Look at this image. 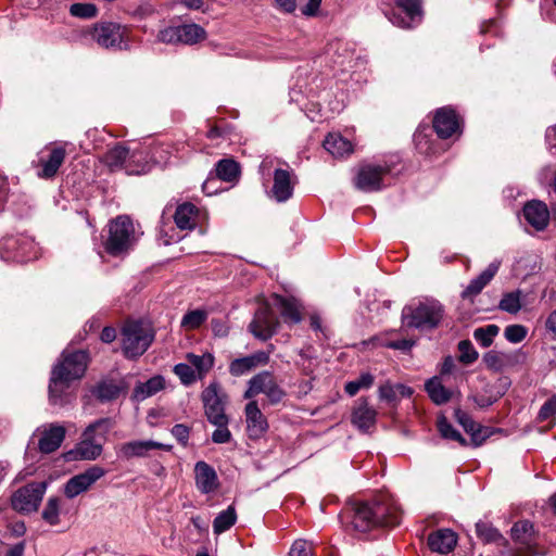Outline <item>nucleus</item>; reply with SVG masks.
I'll use <instances>...</instances> for the list:
<instances>
[{
    "instance_id": "49",
    "label": "nucleus",
    "mask_w": 556,
    "mask_h": 556,
    "mask_svg": "<svg viewBox=\"0 0 556 556\" xmlns=\"http://www.w3.org/2000/svg\"><path fill=\"white\" fill-rule=\"evenodd\" d=\"M207 318V313L203 309H194L186 313L181 319V327L188 330L199 328Z\"/></svg>"
},
{
    "instance_id": "26",
    "label": "nucleus",
    "mask_w": 556,
    "mask_h": 556,
    "mask_svg": "<svg viewBox=\"0 0 556 556\" xmlns=\"http://www.w3.org/2000/svg\"><path fill=\"white\" fill-rule=\"evenodd\" d=\"M324 148L338 159L349 156L354 150L352 142L338 132H330L325 138Z\"/></svg>"
},
{
    "instance_id": "14",
    "label": "nucleus",
    "mask_w": 556,
    "mask_h": 556,
    "mask_svg": "<svg viewBox=\"0 0 556 556\" xmlns=\"http://www.w3.org/2000/svg\"><path fill=\"white\" fill-rule=\"evenodd\" d=\"M155 450L170 451L172 445L156 442L153 440H132L123 443L118 450V457L129 460L132 458L150 457Z\"/></svg>"
},
{
    "instance_id": "21",
    "label": "nucleus",
    "mask_w": 556,
    "mask_h": 556,
    "mask_svg": "<svg viewBox=\"0 0 556 556\" xmlns=\"http://www.w3.org/2000/svg\"><path fill=\"white\" fill-rule=\"evenodd\" d=\"M377 418V410L369 406L366 399L356 401L352 412V424L361 431H368L375 426Z\"/></svg>"
},
{
    "instance_id": "41",
    "label": "nucleus",
    "mask_w": 556,
    "mask_h": 556,
    "mask_svg": "<svg viewBox=\"0 0 556 556\" xmlns=\"http://www.w3.org/2000/svg\"><path fill=\"white\" fill-rule=\"evenodd\" d=\"M237 520V514L233 506L220 511L213 521V530L215 534H220L229 530Z\"/></svg>"
},
{
    "instance_id": "1",
    "label": "nucleus",
    "mask_w": 556,
    "mask_h": 556,
    "mask_svg": "<svg viewBox=\"0 0 556 556\" xmlns=\"http://www.w3.org/2000/svg\"><path fill=\"white\" fill-rule=\"evenodd\" d=\"M87 366L88 354L86 351H64L62 353V361L53 367L49 383V395L52 404L63 405L66 402L63 396L65 390L72 381L84 376Z\"/></svg>"
},
{
    "instance_id": "51",
    "label": "nucleus",
    "mask_w": 556,
    "mask_h": 556,
    "mask_svg": "<svg viewBox=\"0 0 556 556\" xmlns=\"http://www.w3.org/2000/svg\"><path fill=\"white\" fill-rule=\"evenodd\" d=\"M485 366L494 371H501L506 365L505 354L496 351H489L483 355Z\"/></svg>"
},
{
    "instance_id": "64",
    "label": "nucleus",
    "mask_w": 556,
    "mask_h": 556,
    "mask_svg": "<svg viewBox=\"0 0 556 556\" xmlns=\"http://www.w3.org/2000/svg\"><path fill=\"white\" fill-rule=\"evenodd\" d=\"M545 328L556 339V309H554L545 320Z\"/></svg>"
},
{
    "instance_id": "16",
    "label": "nucleus",
    "mask_w": 556,
    "mask_h": 556,
    "mask_svg": "<svg viewBox=\"0 0 556 556\" xmlns=\"http://www.w3.org/2000/svg\"><path fill=\"white\" fill-rule=\"evenodd\" d=\"M433 128L442 139L459 134L460 125L455 111L451 108L439 109L433 118Z\"/></svg>"
},
{
    "instance_id": "22",
    "label": "nucleus",
    "mask_w": 556,
    "mask_h": 556,
    "mask_svg": "<svg viewBox=\"0 0 556 556\" xmlns=\"http://www.w3.org/2000/svg\"><path fill=\"white\" fill-rule=\"evenodd\" d=\"M456 544L457 534L451 529H439L428 535V546L434 553L446 555Z\"/></svg>"
},
{
    "instance_id": "43",
    "label": "nucleus",
    "mask_w": 556,
    "mask_h": 556,
    "mask_svg": "<svg viewBox=\"0 0 556 556\" xmlns=\"http://www.w3.org/2000/svg\"><path fill=\"white\" fill-rule=\"evenodd\" d=\"M522 293L520 290L505 293L500 301L498 308L509 314H517L521 309Z\"/></svg>"
},
{
    "instance_id": "50",
    "label": "nucleus",
    "mask_w": 556,
    "mask_h": 556,
    "mask_svg": "<svg viewBox=\"0 0 556 556\" xmlns=\"http://www.w3.org/2000/svg\"><path fill=\"white\" fill-rule=\"evenodd\" d=\"M173 371L178 376L184 386H190L198 379L194 369L189 363H179L175 365Z\"/></svg>"
},
{
    "instance_id": "11",
    "label": "nucleus",
    "mask_w": 556,
    "mask_h": 556,
    "mask_svg": "<svg viewBox=\"0 0 556 556\" xmlns=\"http://www.w3.org/2000/svg\"><path fill=\"white\" fill-rule=\"evenodd\" d=\"M201 400L204 405L205 416L210 422L224 421V418L227 417L225 414L226 395L222 392L216 381L211 382L202 391Z\"/></svg>"
},
{
    "instance_id": "18",
    "label": "nucleus",
    "mask_w": 556,
    "mask_h": 556,
    "mask_svg": "<svg viewBox=\"0 0 556 556\" xmlns=\"http://www.w3.org/2000/svg\"><path fill=\"white\" fill-rule=\"evenodd\" d=\"M194 482L202 494L214 493L219 486L216 470L204 460H199L194 465Z\"/></svg>"
},
{
    "instance_id": "37",
    "label": "nucleus",
    "mask_w": 556,
    "mask_h": 556,
    "mask_svg": "<svg viewBox=\"0 0 556 556\" xmlns=\"http://www.w3.org/2000/svg\"><path fill=\"white\" fill-rule=\"evenodd\" d=\"M128 156L129 150L121 144H117L104 154L103 162L110 167L111 170H125Z\"/></svg>"
},
{
    "instance_id": "61",
    "label": "nucleus",
    "mask_w": 556,
    "mask_h": 556,
    "mask_svg": "<svg viewBox=\"0 0 556 556\" xmlns=\"http://www.w3.org/2000/svg\"><path fill=\"white\" fill-rule=\"evenodd\" d=\"M556 414V395L552 396L547 400L541 407L539 412V418L541 420H546Z\"/></svg>"
},
{
    "instance_id": "19",
    "label": "nucleus",
    "mask_w": 556,
    "mask_h": 556,
    "mask_svg": "<svg viewBox=\"0 0 556 556\" xmlns=\"http://www.w3.org/2000/svg\"><path fill=\"white\" fill-rule=\"evenodd\" d=\"M66 151L63 147L56 146L49 150L47 155H41L38 161L40 170L37 175L40 178L49 179L56 175L65 160Z\"/></svg>"
},
{
    "instance_id": "28",
    "label": "nucleus",
    "mask_w": 556,
    "mask_h": 556,
    "mask_svg": "<svg viewBox=\"0 0 556 556\" xmlns=\"http://www.w3.org/2000/svg\"><path fill=\"white\" fill-rule=\"evenodd\" d=\"M65 437V429L60 425H51L48 430L42 433L38 446L40 452L49 454L58 450Z\"/></svg>"
},
{
    "instance_id": "62",
    "label": "nucleus",
    "mask_w": 556,
    "mask_h": 556,
    "mask_svg": "<svg viewBox=\"0 0 556 556\" xmlns=\"http://www.w3.org/2000/svg\"><path fill=\"white\" fill-rule=\"evenodd\" d=\"M154 13V8L149 2L140 3L132 12L131 15L138 20L147 18Z\"/></svg>"
},
{
    "instance_id": "59",
    "label": "nucleus",
    "mask_w": 556,
    "mask_h": 556,
    "mask_svg": "<svg viewBox=\"0 0 556 556\" xmlns=\"http://www.w3.org/2000/svg\"><path fill=\"white\" fill-rule=\"evenodd\" d=\"M379 399L386 401L388 403H393L397 400L396 395V384L393 386L389 382L379 387L378 390Z\"/></svg>"
},
{
    "instance_id": "33",
    "label": "nucleus",
    "mask_w": 556,
    "mask_h": 556,
    "mask_svg": "<svg viewBox=\"0 0 556 556\" xmlns=\"http://www.w3.org/2000/svg\"><path fill=\"white\" fill-rule=\"evenodd\" d=\"M164 388V378L162 376H154L146 382L138 383L132 393L136 401H143L161 391Z\"/></svg>"
},
{
    "instance_id": "8",
    "label": "nucleus",
    "mask_w": 556,
    "mask_h": 556,
    "mask_svg": "<svg viewBox=\"0 0 556 556\" xmlns=\"http://www.w3.org/2000/svg\"><path fill=\"white\" fill-rule=\"evenodd\" d=\"M91 36L99 46L106 49H126L128 47L127 28L117 23L97 24Z\"/></svg>"
},
{
    "instance_id": "42",
    "label": "nucleus",
    "mask_w": 556,
    "mask_h": 556,
    "mask_svg": "<svg viewBox=\"0 0 556 556\" xmlns=\"http://www.w3.org/2000/svg\"><path fill=\"white\" fill-rule=\"evenodd\" d=\"M476 532L478 538H480L485 543H503L507 544L505 538L500 533V531L494 528L492 525L479 521L476 523Z\"/></svg>"
},
{
    "instance_id": "58",
    "label": "nucleus",
    "mask_w": 556,
    "mask_h": 556,
    "mask_svg": "<svg viewBox=\"0 0 556 556\" xmlns=\"http://www.w3.org/2000/svg\"><path fill=\"white\" fill-rule=\"evenodd\" d=\"M20 238L7 237L0 241V256L3 260V255H9L17 252V245Z\"/></svg>"
},
{
    "instance_id": "54",
    "label": "nucleus",
    "mask_w": 556,
    "mask_h": 556,
    "mask_svg": "<svg viewBox=\"0 0 556 556\" xmlns=\"http://www.w3.org/2000/svg\"><path fill=\"white\" fill-rule=\"evenodd\" d=\"M73 16L81 18H91L97 15V8L91 3H74L70 8Z\"/></svg>"
},
{
    "instance_id": "10",
    "label": "nucleus",
    "mask_w": 556,
    "mask_h": 556,
    "mask_svg": "<svg viewBox=\"0 0 556 556\" xmlns=\"http://www.w3.org/2000/svg\"><path fill=\"white\" fill-rule=\"evenodd\" d=\"M106 475V470L98 465H92L85 471L70 478L64 484V494L67 498H74L89 491L92 485Z\"/></svg>"
},
{
    "instance_id": "56",
    "label": "nucleus",
    "mask_w": 556,
    "mask_h": 556,
    "mask_svg": "<svg viewBox=\"0 0 556 556\" xmlns=\"http://www.w3.org/2000/svg\"><path fill=\"white\" fill-rule=\"evenodd\" d=\"M157 41L166 45H178V26H168L161 29L156 36Z\"/></svg>"
},
{
    "instance_id": "30",
    "label": "nucleus",
    "mask_w": 556,
    "mask_h": 556,
    "mask_svg": "<svg viewBox=\"0 0 556 556\" xmlns=\"http://www.w3.org/2000/svg\"><path fill=\"white\" fill-rule=\"evenodd\" d=\"M124 390L125 386L123 382L106 379L100 381L92 389V394L101 402H110L117 399Z\"/></svg>"
},
{
    "instance_id": "13",
    "label": "nucleus",
    "mask_w": 556,
    "mask_h": 556,
    "mask_svg": "<svg viewBox=\"0 0 556 556\" xmlns=\"http://www.w3.org/2000/svg\"><path fill=\"white\" fill-rule=\"evenodd\" d=\"M277 326L278 319L273 309L267 304H262L255 312L249 328L255 338L265 341L274 336Z\"/></svg>"
},
{
    "instance_id": "12",
    "label": "nucleus",
    "mask_w": 556,
    "mask_h": 556,
    "mask_svg": "<svg viewBox=\"0 0 556 556\" xmlns=\"http://www.w3.org/2000/svg\"><path fill=\"white\" fill-rule=\"evenodd\" d=\"M389 173V168L381 165L363 164L359 166L355 177V187L362 191H378L383 187V177Z\"/></svg>"
},
{
    "instance_id": "25",
    "label": "nucleus",
    "mask_w": 556,
    "mask_h": 556,
    "mask_svg": "<svg viewBox=\"0 0 556 556\" xmlns=\"http://www.w3.org/2000/svg\"><path fill=\"white\" fill-rule=\"evenodd\" d=\"M501 266L500 261H493L489 264V266L476 278H473L466 289L463 291V296H475L479 294L483 288L490 283V281L494 278L498 268Z\"/></svg>"
},
{
    "instance_id": "44",
    "label": "nucleus",
    "mask_w": 556,
    "mask_h": 556,
    "mask_svg": "<svg viewBox=\"0 0 556 556\" xmlns=\"http://www.w3.org/2000/svg\"><path fill=\"white\" fill-rule=\"evenodd\" d=\"M216 175L225 181H233L239 175V165L233 160H220L216 164Z\"/></svg>"
},
{
    "instance_id": "55",
    "label": "nucleus",
    "mask_w": 556,
    "mask_h": 556,
    "mask_svg": "<svg viewBox=\"0 0 556 556\" xmlns=\"http://www.w3.org/2000/svg\"><path fill=\"white\" fill-rule=\"evenodd\" d=\"M527 328L522 325H509L504 330V336L511 343H519L527 337Z\"/></svg>"
},
{
    "instance_id": "53",
    "label": "nucleus",
    "mask_w": 556,
    "mask_h": 556,
    "mask_svg": "<svg viewBox=\"0 0 556 556\" xmlns=\"http://www.w3.org/2000/svg\"><path fill=\"white\" fill-rule=\"evenodd\" d=\"M216 426V430L212 434V441L217 444L227 443L231 440V432L228 429V417L224 418V421H211Z\"/></svg>"
},
{
    "instance_id": "38",
    "label": "nucleus",
    "mask_w": 556,
    "mask_h": 556,
    "mask_svg": "<svg viewBox=\"0 0 556 556\" xmlns=\"http://www.w3.org/2000/svg\"><path fill=\"white\" fill-rule=\"evenodd\" d=\"M274 300L275 304L279 307L281 316L285 318V320H289L294 324L301 320L299 306L295 300L287 299L281 295H275Z\"/></svg>"
},
{
    "instance_id": "31",
    "label": "nucleus",
    "mask_w": 556,
    "mask_h": 556,
    "mask_svg": "<svg viewBox=\"0 0 556 556\" xmlns=\"http://www.w3.org/2000/svg\"><path fill=\"white\" fill-rule=\"evenodd\" d=\"M331 49L334 50L333 63L343 72L350 71L353 67L352 63L354 61V49L351 45L343 41H337L331 45Z\"/></svg>"
},
{
    "instance_id": "15",
    "label": "nucleus",
    "mask_w": 556,
    "mask_h": 556,
    "mask_svg": "<svg viewBox=\"0 0 556 556\" xmlns=\"http://www.w3.org/2000/svg\"><path fill=\"white\" fill-rule=\"evenodd\" d=\"M396 5L401 13L393 12L391 14L389 20L392 24L402 28H409L421 21L420 0H396Z\"/></svg>"
},
{
    "instance_id": "36",
    "label": "nucleus",
    "mask_w": 556,
    "mask_h": 556,
    "mask_svg": "<svg viewBox=\"0 0 556 556\" xmlns=\"http://www.w3.org/2000/svg\"><path fill=\"white\" fill-rule=\"evenodd\" d=\"M186 359L194 369L198 379H203L214 365V356L211 353H204L202 355L188 353Z\"/></svg>"
},
{
    "instance_id": "23",
    "label": "nucleus",
    "mask_w": 556,
    "mask_h": 556,
    "mask_svg": "<svg viewBox=\"0 0 556 556\" xmlns=\"http://www.w3.org/2000/svg\"><path fill=\"white\" fill-rule=\"evenodd\" d=\"M526 220L536 230H544L549 220V212L545 203L541 201H530L523 207Z\"/></svg>"
},
{
    "instance_id": "52",
    "label": "nucleus",
    "mask_w": 556,
    "mask_h": 556,
    "mask_svg": "<svg viewBox=\"0 0 556 556\" xmlns=\"http://www.w3.org/2000/svg\"><path fill=\"white\" fill-rule=\"evenodd\" d=\"M459 362L469 365L477 361L478 352L469 340H462L458 343Z\"/></svg>"
},
{
    "instance_id": "35",
    "label": "nucleus",
    "mask_w": 556,
    "mask_h": 556,
    "mask_svg": "<svg viewBox=\"0 0 556 556\" xmlns=\"http://www.w3.org/2000/svg\"><path fill=\"white\" fill-rule=\"evenodd\" d=\"M179 43L195 45L206 38L205 29L194 23L178 25Z\"/></svg>"
},
{
    "instance_id": "32",
    "label": "nucleus",
    "mask_w": 556,
    "mask_h": 556,
    "mask_svg": "<svg viewBox=\"0 0 556 556\" xmlns=\"http://www.w3.org/2000/svg\"><path fill=\"white\" fill-rule=\"evenodd\" d=\"M425 389L433 403L442 405L447 403L452 397V391L446 389L439 377H432L427 380Z\"/></svg>"
},
{
    "instance_id": "24",
    "label": "nucleus",
    "mask_w": 556,
    "mask_h": 556,
    "mask_svg": "<svg viewBox=\"0 0 556 556\" xmlns=\"http://www.w3.org/2000/svg\"><path fill=\"white\" fill-rule=\"evenodd\" d=\"M268 361V353L262 351L256 352L252 355L232 361L229 366V371L232 376L239 377L245 375L257 366L266 365Z\"/></svg>"
},
{
    "instance_id": "34",
    "label": "nucleus",
    "mask_w": 556,
    "mask_h": 556,
    "mask_svg": "<svg viewBox=\"0 0 556 556\" xmlns=\"http://www.w3.org/2000/svg\"><path fill=\"white\" fill-rule=\"evenodd\" d=\"M455 416L457 421L465 429V431L470 434L472 443L476 446L481 445L486 437L485 434L482 433L483 428L475 420H472L468 414L459 409L456 410Z\"/></svg>"
},
{
    "instance_id": "45",
    "label": "nucleus",
    "mask_w": 556,
    "mask_h": 556,
    "mask_svg": "<svg viewBox=\"0 0 556 556\" xmlns=\"http://www.w3.org/2000/svg\"><path fill=\"white\" fill-rule=\"evenodd\" d=\"M438 430L444 439L456 441L463 446L467 444V441L462 433L455 429L444 416L438 419Z\"/></svg>"
},
{
    "instance_id": "60",
    "label": "nucleus",
    "mask_w": 556,
    "mask_h": 556,
    "mask_svg": "<svg viewBox=\"0 0 556 556\" xmlns=\"http://www.w3.org/2000/svg\"><path fill=\"white\" fill-rule=\"evenodd\" d=\"M172 434L184 446L187 445L190 434V429L186 425L177 424L172 428Z\"/></svg>"
},
{
    "instance_id": "39",
    "label": "nucleus",
    "mask_w": 556,
    "mask_h": 556,
    "mask_svg": "<svg viewBox=\"0 0 556 556\" xmlns=\"http://www.w3.org/2000/svg\"><path fill=\"white\" fill-rule=\"evenodd\" d=\"M147 154L143 151H129L127 163L125 165V172L128 175H142L149 170V163L147 161Z\"/></svg>"
},
{
    "instance_id": "9",
    "label": "nucleus",
    "mask_w": 556,
    "mask_h": 556,
    "mask_svg": "<svg viewBox=\"0 0 556 556\" xmlns=\"http://www.w3.org/2000/svg\"><path fill=\"white\" fill-rule=\"evenodd\" d=\"M47 484L45 482L28 483L14 492L12 496V507L20 513L36 511L46 493Z\"/></svg>"
},
{
    "instance_id": "48",
    "label": "nucleus",
    "mask_w": 556,
    "mask_h": 556,
    "mask_svg": "<svg viewBox=\"0 0 556 556\" xmlns=\"http://www.w3.org/2000/svg\"><path fill=\"white\" fill-rule=\"evenodd\" d=\"M375 378L369 372H363L357 379L345 383L344 390L350 396H354L362 389H369Z\"/></svg>"
},
{
    "instance_id": "40",
    "label": "nucleus",
    "mask_w": 556,
    "mask_h": 556,
    "mask_svg": "<svg viewBox=\"0 0 556 556\" xmlns=\"http://www.w3.org/2000/svg\"><path fill=\"white\" fill-rule=\"evenodd\" d=\"M36 257L35 244L28 238H20L17 252L3 255L4 261L28 262Z\"/></svg>"
},
{
    "instance_id": "17",
    "label": "nucleus",
    "mask_w": 556,
    "mask_h": 556,
    "mask_svg": "<svg viewBox=\"0 0 556 556\" xmlns=\"http://www.w3.org/2000/svg\"><path fill=\"white\" fill-rule=\"evenodd\" d=\"M294 185L295 177L291 170L276 168L274 172V184L270 190L271 198L279 203L288 201L293 194Z\"/></svg>"
},
{
    "instance_id": "20",
    "label": "nucleus",
    "mask_w": 556,
    "mask_h": 556,
    "mask_svg": "<svg viewBox=\"0 0 556 556\" xmlns=\"http://www.w3.org/2000/svg\"><path fill=\"white\" fill-rule=\"evenodd\" d=\"M247 430L251 439L261 438L267 430L268 424L261 412L257 402L251 401L245 405Z\"/></svg>"
},
{
    "instance_id": "6",
    "label": "nucleus",
    "mask_w": 556,
    "mask_h": 556,
    "mask_svg": "<svg viewBox=\"0 0 556 556\" xmlns=\"http://www.w3.org/2000/svg\"><path fill=\"white\" fill-rule=\"evenodd\" d=\"M114 427L111 418H100L90 424L83 433V440L77 446L79 456L84 459L93 460L98 458L103 450L106 435Z\"/></svg>"
},
{
    "instance_id": "7",
    "label": "nucleus",
    "mask_w": 556,
    "mask_h": 556,
    "mask_svg": "<svg viewBox=\"0 0 556 556\" xmlns=\"http://www.w3.org/2000/svg\"><path fill=\"white\" fill-rule=\"evenodd\" d=\"M261 393L274 405L280 403L287 394L268 370L261 371L249 380L244 399H252Z\"/></svg>"
},
{
    "instance_id": "47",
    "label": "nucleus",
    "mask_w": 556,
    "mask_h": 556,
    "mask_svg": "<svg viewBox=\"0 0 556 556\" xmlns=\"http://www.w3.org/2000/svg\"><path fill=\"white\" fill-rule=\"evenodd\" d=\"M42 519L50 526H56L60 522V498L50 497L41 514Z\"/></svg>"
},
{
    "instance_id": "3",
    "label": "nucleus",
    "mask_w": 556,
    "mask_h": 556,
    "mask_svg": "<svg viewBox=\"0 0 556 556\" xmlns=\"http://www.w3.org/2000/svg\"><path fill=\"white\" fill-rule=\"evenodd\" d=\"M444 315V308L435 300H426L416 305L403 308L402 319L405 326L420 330H430L439 326Z\"/></svg>"
},
{
    "instance_id": "4",
    "label": "nucleus",
    "mask_w": 556,
    "mask_h": 556,
    "mask_svg": "<svg viewBox=\"0 0 556 556\" xmlns=\"http://www.w3.org/2000/svg\"><path fill=\"white\" fill-rule=\"evenodd\" d=\"M138 238L139 235L132 220L126 215L117 216L109 224L105 250L113 256L121 255L130 250Z\"/></svg>"
},
{
    "instance_id": "29",
    "label": "nucleus",
    "mask_w": 556,
    "mask_h": 556,
    "mask_svg": "<svg viewBox=\"0 0 556 556\" xmlns=\"http://www.w3.org/2000/svg\"><path fill=\"white\" fill-rule=\"evenodd\" d=\"M513 540L526 548L531 549L535 545L533 523L529 520L516 522L510 530Z\"/></svg>"
},
{
    "instance_id": "63",
    "label": "nucleus",
    "mask_w": 556,
    "mask_h": 556,
    "mask_svg": "<svg viewBox=\"0 0 556 556\" xmlns=\"http://www.w3.org/2000/svg\"><path fill=\"white\" fill-rule=\"evenodd\" d=\"M546 142L552 154H556V125L546 130Z\"/></svg>"
},
{
    "instance_id": "5",
    "label": "nucleus",
    "mask_w": 556,
    "mask_h": 556,
    "mask_svg": "<svg viewBox=\"0 0 556 556\" xmlns=\"http://www.w3.org/2000/svg\"><path fill=\"white\" fill-rule=\"evenodd\" d=\"M154 339L152 328L142 321H126L122 329V350L127 358L141 356Z\"/></svg>"
},
{
    "instance_id": "57",
    "label": "nucleus",
    "mask_w": 556,
    "mask_h": 556,
    "mask_svg": "<svg viewBox=\"0 0 556 556\" xmlns=\"http://www.w3.org/2000/svg\"><path fill=\"white\" fill-rule=\"evenodd\" d=\"M289 556H314L313 544L305 540H296L291 546Z\"/></svg>"
},
{
    "instance_id": "2",
    "label": "nucleus",
    "mask_w": 556,
    "mask_h": 556,
    "mask_svg": "<svg viewBox=\"0 0 556 556\" xmlns=\"http://www.w3.org/2000/svg\"><path fill=\"white\" fill-rule=\"evenodd\" d=\"M400 521V508L387 495L372 503L358 504L353 516V526L361 532H367L376 527H394Z\"/></svg>"
},
{
    "instance_id": "27",
    "label": "nucleus",
    "mask_w": 556,
    "mask_h": 556,
    "mask_svg": "<svg viewBox=\"0 0 556 556\" xmlns=\"http://www.w3.org/2000/svg\"><path fill=\"white\" fill-rule=\"evenodd\" d=\"M199 208L189 202L179 204L176 208L174 220L181 230H191L197 225Z\"/></svg>"
},
{
    "instance_id": "46",
    "label": "nucleus",
    "mask_w": 556,
    "mask_h": 556,
    "mask_svg": "<svg viewBox=\"0 0 556 556\" xmlns=\"http://www.w3.org/2000/svg\"><path fill=\"white\" fill-rule=\"evenodd\" d=\"M500 328L496 325H486L479 327L473 331V338L483 348H488L493 343L494 338L498 334Z\"/></svg>"
}]
</instances>
